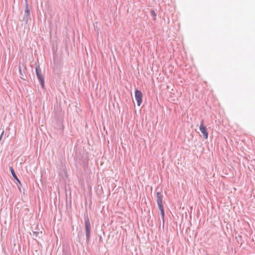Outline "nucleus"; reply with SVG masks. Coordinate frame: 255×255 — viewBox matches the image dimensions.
<instances>
[{
	"label": "nucleus",
	"mask_w": 255,
	"mask_h": 255,
	"mask_svg": "<svg viewBox=\"0 0 255 255\" xmlns=\"http://www.w3.org/2000/svg\"><path fill=\"white\" fill-rule=\"evenodd\" d=\"M10 172L12 174V176H13L14 179L17 181V183H18L17 186H18L19 190L20 191L21 190L20 186L22 185V184H21L20 180L18 179V177H17L16 174L14 172V170L12 167H10Z\"/></svg>",
	"instance_id": "7"
},
{
	"label": "nucleus",
	"mask_w": 255,
	"mask_h": 255,
	"mask_svg": "<svg viewBox=\"0 0 255 255\" xmlns=\"http://www.w3.org/2000/svg\"><path fill=\"white\" fill-rule=\"evenodd\" d=\"M19 72L21 73V69L20 67H19Z\"/></svg>",
	"instance_id": "12"
},
{
	"label": "nucleus",
	"mask_w": 255,
	"mask_h": 255,
	"mask_svg": "<svg viewBox=\"0 0 255 255\" xmlns=\"http://www.w3.org/2000/svg\"><path fill=\"white\" fill-rule=\"evenodd\" d=\"M150 13L151 15L153 17H155L156 15L155 11L153 10H151Z\"/></svg>",
	"instance_id": "9"
},
{
	"label": "nucleus",
	"mask_w": 255,
	"mask_h": 255,
	"mask_svg": "<svg viewBox=\"0 0 255 255\" xmlns=\"http://www.w3.org/2000/svg\"><path fill=\"white\" fill-rule=\"evenodd\" d=\"M159 207V210L160 211V212H161V216H162V222H163V226H164V211L163 206H160V207Z\"/></svg>",
	"instance_id": "8"
},
{
	"label": "nucleus",
	"mask_w": 255,
	"mask_h": 255,
	"mask_svg": "<svg viewBox=\"0 0 255 255\" xmlns=\"http://www.w3.org/2000/svg\"><path fill=\"white\" fill-rule=\"evenodd\" d=\"M135 99L138 106H140L142 101V93L138 90L135 91Z\"/></svg>",
	"instance_id": "5"
},
{
	"label": "nucleus",
	"mask_w": 255,
	"mask_h": 255,
	"mask_svg": "<svg viewBox=\"0 0 255 255\" xmlns=\"http://www.w3.org/2000/svg\"><path fill=\"white\" fill-rule=\"evenodd\" d=\"M199 130H200L201 132L202 133L203 136L204 138L207 139L208 137V132L207 131V129L206 128V127H205L204 125V121L202 120L200 127H199Z\"/></svg>",
	"instance_id": "4"
},
{
	"label": "nucleus",
	"mask_w": 255,
	"mask_h": 255,
	"mask_svg": "<svg viewBox=\"0 0 255 255\" xmlns=\"http://www.w3.org/2000/svg\"><path fill=\"white\" fill-rule=\"evenodd\" d=\"M30 8L27 0H25V8L24 10V15L23 16V20L27 23L28 20L30 19Z\"/></svg>",
	"instance_id": "2"
},
{
	"label": "nucleus",
	"mask_w": 255,
	"mask_h": 255,
	"mask_svg": "<svg viewBox=\"0 0 255 255\" xmlns=\"http://www.w3.org/2000/svg\"><path fill=\"white\" fill-rule=\"evenodd\" d=\"M33 234L35 237H38V235L40 234V232L34 231L33 232Z\"/></svg>",
	"instance_id": "10"
},
{
	"label": "nucleus",
	"mask_w": 255,
	"mask_h": 255,
	"mask_svg": "<svg viewBox=\"0 0 255 255\" xmlns=\"http://www.w3.org/2000/svg\"><path fill=\"white\" fill-rule=\"evenodd\" d=\"M36 74L42 88H43L44 87V79L42 75L41 70L39 67H36Z\"/></svg>",
	"instance_id": "3"
},
{
	"label": "nucleus",
	"mask_w": 255,
	"mask_h": 255,
	"mask_svg": "<svg viewBox=\"0 0 255 255\" xmlns=\"http://www.w3.org/2000/svg\"><path fill=\"white\" fill-rule=\"evenodd\" d=\"M3 132H4V131H3V132H2V133L1 134V135H0V140H1V139L2 137V135H3Z\"/></svg>",
	"instance_id": "11"
},
{
	"label": "nucleus",
	"mask_w": 255,
	"mask_h": 255,
	"mask_svg": "<svg viewBox=\"0 0 255 255\" xmlns=\"http://www.w3.org/2000/svg\"><path fill=\"white\" fill-rule=\"evenodd\" d=\"M85 225L86 241L88 243L90 241L91 237L90 234L91 230V226L89 219L88 217L85 218Z\"/></svg>",
	"instance_id": "1"
},
{
	"label": "nucleus",
	"mask_w": 255,
	"mask_h": 255,
	"mask_svg": "<svg viewBox=\"0 0 255 255\" xmlns=\"http://www.w3.org/2000/svg\"><path fill=\"white\" fill-rule=\"evenodd\" d=\"M163 196L161 192H156V202L158 207L163 206L162 199Z\"/></svg>",
	"instance_id": "6"
}]
</instances>
